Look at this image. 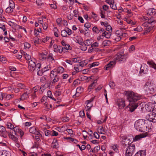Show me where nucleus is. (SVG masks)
<instances>
[{"label":"nucleus","mask_w":156,"mask_h":156,"mask_svg":"<svg viewBox=\"0 0 156 156\" xmlns=\"http://www.w3.org/2000/svg\"><path fill=\"white\" fill-rule=\"evenodd\" d=\"M134 126L136 129L138 131L144 132L147 130V126L145 120L141 119L136 121Z\"/></svg>","instance_id":"obj_1"},{"label":"nucleus","mask_w":156,"mask_h":156,"mask_svg":"<svg viewBox=\"0 0 156 156\" xmlns=\"http://www.w3.org/2000/svg\"><path fill=\"white\" fill-rule=\"evenodd\" d=\"M123 144L124 147H126L125 153L126 156H132L135 149V145L132 143L129 144L128 143V145L125 143H123Z\"/></svg>","instance_id":"obj_2"},{"label":"nucleus","mask_w":156,"mask_h":156,"mask_svg":"<svg viewBox=\"0 0 156 156\" xmlns=\"http://www.w3.org/2000/svg\"><path fill=\"white\" fill-rule=\"evenodd\" d=\"M127 98L131 103H136L135 102L140 99V96L137 94H135L132 91L128 93Z\"/></svg>","instance_id":"obj_3"},{"label":"nucleus","mask_w":156,"mask_h":156,"mask_svg":"<svg viewBox=\"0 0 156 156\" xmlns=\"http://www.w3.org/2000/svg\"><path fill=\"white\" fill-rule=\"evenodd\" d=\"M35 62V59L33 58L31 60L28 61V68L30 71L33 72L34 71H36L37 68H40V64L38 63L36 64Z\"/></svg>","instance_id":"obj_4"},{"label":"nucleus","mask_w":156,"mask_h":156,"mask_svg":"<svg viewBox=\"0 0 156 156\" xmlns=\"http://www.w3.org/2000/svg\"><path fill=\"white\" fill-rule=\"evenodd\" d=\"M128 57V54L124 53V50H123L116 54L115 59L119 62H124L126 61Z\"/></svg>","instance_id":"obj_5"},{"label":"nucleus","mask_w":156,"mask_h":156,"mask_svg":"<svg viewBox=\"0 0 156 156\" xmlns=\"http://www.w3.org/2000/svg\"><path fill=\"white\" fill-rule=\"evenodd\" d=\"M144 89L147 91H149L153 92L156 90V88L154 85L151 82H147L146 83L144 87Z\"/></svg>","instance_id":"obj_6"},{"label":"nucleus","mask_w":156,"mask_h":156,"mask_svg":"<svg viewBox=\"0 0 156 156\" xmlns=\"http://www.w3.org/2000/svg\"><path fill=\"white\" fill-rule=\"evenodd\" d=\"M146 117L149 121L154 122H156V113L154 112H150L147 115Z\"/></svg>","instance_id":"obj_7"},{"label":"nucleus","mask_w":156,"mask_h":156,"mask_svg":"<svg viewBox=\"0 0 156 156\" xmlns=\"http://www.w3.org/2000/svg\"><path fill=\"white\" fill-rule=\"evenodd\" d=\"M117 104L119 109H122L125 106V101L122 99H119L117 100Z\"/></svg>","instance_id":"obj_8"},{"label":"nucleus","mask_w":156,"mask_h":156,"mask_svg":"<svg viewBox=\"0 0 156 156\" xmlns=\"http://www.w3.org/2000/svg\"><path fill=\"white\" fill-rule=\"evenodd\" d=\"M147 66L145 64H143L141 66L140 73H143V74H147L148 71Z\"/></svg>","instance_id":"obj_9"},{"label":"nucleus","mask_w":156,"mask_h":156,"mask_svg":"<svg viewBox=\"0 0 156 156\" xmlns=\"http://www.w3.org/2000/svg\"><path fill=\"white\" fill-rule=\"evenodd\" d=\"M138 106V103H131L128 106L129 108V110L131 112H133L137 108Z\"/></svg>","instance_id":"obj_10"},{"label":"nucleus","mask_w":156,"mask_h":156,"mask_svg":"<svg viewBox=\"0 0 156 156\" xmlns=\"http://www.w3.org/2000/svg\"><path fill=\"white\" fill-rule=\"evenodd\" d=\"M105 2L110 5V7L112 9L114 10L117 9L116 5L114 4V0H106Z\"/></svg>","instance_id":"obj_11"},{"label":"nucleus","mask_w":156,"mask_h":156,"mask_svg":"<svg viewBox=\"0 0 156 156\" xmlns=\"http://www.w3.org/2000/svg\"><path fill=\"white\" fill-rule=\"evenodd\" d=\"M37 129L34 127H32L30 128L29 129V131L30 133L34 134L36 135H38L40 134V133L37 130Z\"/></svg>","instance_id":"obj_12"},{"label":"nucleus","mask_w":156,"mask_h":156,"mask_svg":"<svg viewBox=\"0 0 156 156\" xmlns=\"http://www.w3.org/2000/svg\"><path fill=\"white\" fill-rule=\"evenodd\" d=\"M115 61H110L105 66V69L106 70H108L110 68H112L115 65Z\"/></svg>","instance_id":"obj_13"},{"label":"nucleus","mask_w":156,"mask_h":156,"mask_svg":"<svg viewBox=\"0 0 156 156\" xmlns=\"http://www.w3.org/2000/svg\"><path fill=\"white\" fill-rule=\"evenodd\" d=\"M92 100H91V99L90 100L86 101V102H87V104L86 107V108L87 109L86 110V111H89L90 110L91 108L92 107V104L91 102Z\"/></svg>","instance_id":"obj_14"},{"label":"nucleus","mask_w":156,"mask_h":156,"mask_svg":"<svg viewBox=\"0 0 156 156\" xmlns=\"http://www.w3.org/2000/svg\"><path fill=\"white\" fill-rule=\"evenodd\" d=\"M146 136L143 133L136 135L133 138V140L134 141H137L142 138L146 137Z\"/></svg>","instance_id":"obj_15"},{"label":"nucleus","mask_w":156,"mask_h":156,"mask_svg":"<svg viewBox=\"0 0 156 156\" xmlns=\"http://www.w3.org/2000/svg\"><path fill=\"white\" fill-rule=\"evenodd\" d=\"M145 151L144 150H141L137 152L134 156H145Z\"/></svg>","instance_id":"obj_16"},{"label":"nucleus","mask_w":156,"mask_h":156,"mask_svg":"<svg viewBox=\"0 0 156 156\" xmlns=\"http://www.w3.org/2000/svg\"><path fill=\"white\" fill-rule=\"evenodd\" d=\"M41 65L40 64V67H39V68H37L36 69V71H35L36 72H37V75L39 76H42L43 73L44 72V70H42L41 69Z\"/></svg>","instance_id":"obj_17"},{"label":"nucleus","mask_w":156,"mask_h":156,"mask_svg":"<svg viewBox=\"0 0 156 156\" xmlns=\"http://www.w3.org/2000/svg\"><path fill=\"white\" fill-rule=\"evenodd\" d=\"M51 146L53 148H58V144L57 140L54 139L51 144Z\"/></svg>","instance_id":"obj_18"},{"label":"nucleus","mask_w":156,"mask_h":156,"mask_svg":"<svg viewBox=\"0 0 156 156\" xmlns=\"http://www.w3.org/2000/svg\"><path fill=\"white\" fill-rule=\"evenodd\" d=\"M64 50V48L60 46H58L54 50V51L55 52H59L61 53Z\"/></svg>","instance_id":"obj_19"},{"label":"nucleus","mask_w":156,"mask_h":156,"mask_svg":"<svg viewBox=\"0 0 156 156\" xmlns=\"http://www.w3.org/2000/svg\"><path fill=\"white\" fill-rule=\"evenodd\" d=\"M57 77V72L55 71H53V70L51 72V74L50 75V77L51 79H53L54 78Z\"/></svg>","instance_id":"obj_20"},{"label":"nucleus","mask_w":156,"mask_h":156,"mask_svg":"<svg viewBox=\"0 0 156 156\" xmlns=\"http://www.w3.org/2000/svg\"><path fill=\"white\" fill-rule=\"evenodd\" d=\"M111 44V41L109 40L104 41L102 44V46H109Z\"/></svg>","instance_id":"obj_21"},{"label":"nucleus","mask_w":156,"mask_h":156,"mask_svg":"<svg viewBox=\"0 0 156 156\" xmlns=\"http://www.w3.org/2000/svg\"><path fill=\"white\" fill-rule=\"evenodd\" d=\"M116 34L118 35H119V36L122 38V37H125L128 36V34L126 33H123L121 32L119 33V31H117L116 32Z\"/></svg>","instance_id":"obj_22"},{"label":"nucleus","mask_w":156,"mask_h":156,"mask_svg":"<svg viewBox=\"0 0 156 156\" xmlns=\"http://www.w3.org/2000/svg\"><path fill=\"white\" fill-rule=\"evenodd\" d=\"M156 10L153 8H151L149 9L147 14L150 16H153Z\"/></svg>","instance_id":"obj_23"},{"label":"nucleus","mask_w":156,"mask_h":156,"mask_svg":"<svg viewBox=\"0 0 156 156\" xmlns=\"http://www.w3.org/2000/svg\"><path fill=\"white\" fill-rule=\"evenodd\" d=\"M18 128L15 127L14 129H12V131H10L9 133H11V135H17V131Z\"/></svg>","instance_id":"obj_24"},{"label":"nucleus","mask_w":156,"mask_h":156,"mask_svg":"<svg viewBox=\"0 0 156 156\" xmlns=\"http://www.w3.org/2000/svg\"><path fill=\"white\" fill-rule=\"evenodd\" d=\"M147 63L149 64L150 66L154 69H156V64H155L153 62L148 61Z\"/></svg>","instance_id":"obj_25"},{"label":"nucleus","mask_w":156,"mask_h":156,"mask_svg":"<svg viewBox=\"0 0 156 156\" xmlns=\"http://www.w3.org/2000/svg\"><path fill=\"white\" fill-rule=\"evenodd\" d=\"M8 136L9 138L12 139L14 141L16 142L18 141V138L16 136H15L14 135H11V133H9L8 134Z\"/></svg>","instance_id":"obj_26"},{"label":"nucleus","mask_w":156,"mask_h":156,"mask_svg":"<svg viewBox=\"0 0 156 156\" xmlns=\"http://www.w3.org/2000/svg\"><path fill=\"white\" fill-rule=\"evenodd\" d=\"M53 55L52 53L49 54L48 56V58L52 62H55V60L54 58H53Z\"/></svg>","instance_id":"obj_27"},{"label":"nucleus","mask_w":156,"mask_h":156,"mask_svg":"<svg viewBox=\"0 0 156 156\" xmlns=\"http://www.w3.org/2000/svg\"><path fill=\"white\" fill-rule=\"evenodd\" d=\"M145 108L146 110L148 112L151 111V108L149 105V102L145 105Z\"/></svg>","instance_id":"obj_28"},{"label":"nucleus","mask_w":156,"mask_h":156,"mask_svg":"<svg viewBox=\"0 0 156 156\" xmlns=\"http://www.w3.org/2000/svg\"><path fill=\"white\" fill-rule=\"evenodd\" d=\"M57 73H62L64 71V69L61 66L58 67L57 69Z\"/></svg>","instance_id":"obj_29"},{"label":"nucleus","mask_w":156,"mask_h":156,"mask_svg":"<svg viewBox=\"0 0 156 156\" xmlns=\"http://www.w3.org/2000/svg\"><path fill=\"white\" fill-rule=\"evenodd\" d=\"M24 53V55L25 56V58L28 61H30L31 60L32 58H31V56L27 54L25 52Z\"/></svg>","instance_id":"obj_30"},{"label":"nucleus","mask_w":156,"mask_h":156,"mask_svg":"<svg viewBox=\"0 0 156 156\" xmlns=\"http://www.w3.org/2000/svg\"><path fill=\"white\" fill-rule=\"evenodd\" d=\"M98 132L99 133L103 134H105L106 132L103 126H101L99 129Z\"/></svg>","instance_id":"obj_31"},{"label":"nucleus","mask_w":156,"mask_h":156,"mask_svg":"<svg viewBox=\"0 0 156 156\" xmlns=\"http://www.w3.org/2000/svg\"><path fill=\"white\" fill-rule=\"evenodd\" d=\"M17 87H18L20 89H24L25 88V86L23 84L19 83L17 85Z\"/></svg>","instance_id":"obj_32"},{"label":"nucleus","mask_w":156,"mask_h":156,"mask_svg":"<svg viewBox=\"0 0 156 156\" xmlns=\"http://www.w3.org/2000/svg\"><path fill=\"white\" fill-rule=\"evenodd\" d=\"M99 63L98 62H93L91 64H89L88 66L89 67V68L90 69L93 67L95 66H98L99 65Z\"/></svg>","instance_id":"obj_33"},{"label":"nucleus","mask_w":156,"mask_h":156,"mask_svg":"<svg viewBox=\"0 0 156 156\" xmlns=\"http://www.w3.org/2000/svg\"><path fill=\"white\" fill-rule=\"evenodd\" d=\"M97 81L95 80L94 81V82L92 83L89 86L88 88L89 89H91L94 88L96 85L95 83H96Z\"/></svg>","instance_id":"obj_34"},{"label":"nucleus","mask_w":156,"mask_h":156,"mask_svg":"<svg viewBox=\"0 0 156 156\" xmlns=\"http://www.w3.org/2000/svg\"><path fill=\"white\" fill-rule=\"evenodd\" d=\"M9 7L12 9H14L15 7V5L12 0H9Z\"/></svg>","instance_id":"obj_35"},{"label":"nucleus","mask_w":156,"mask_h":156,"mask_svg":"<svg viewBox=\"0 0 156 156\" xmlns=\"http://www.w3.org/2000/svg\"><path fill=\"white\" fill-rule=\"evenodd\" d=\"M59 79V78L58 76L54 78L53 79H51V82L50 83H54L58 82V81Z\"/></svg>","instance_id":"obj_36"},{"label":"nucleus","mask_w":156,"mask_h":156,"mask_svg":"<svg viewBox=\"0 0 156 156\" xmlns=\"http://www.w3.org/2000/svg\"><path fill=\"white\" fill-rule=\"evenodd\" d=\"M87 62L85 60L83 61L80 62V66H84L87 65Z\"/></svg>","instance_id":"obj_37"},{"label":"nucleus","mask_w":156,"mask_h":156,"mask_svg":"<svg viewBox=\"0 0 156 156\" xmlns=\"http://www.w3.org/2000/svg\"><path fill=\"white\" fill-rule=\"evenodd\" d=\"M7 126L8 128L10 129H12L15 128L14 127V126L10 122H8L7 124Z\"/></svg>","instance_id":"obj_38"},{"label":"nucleus","mask_w":156,"mask_h":156,"mask_svg":"<svg viewBox=\"0 0 156 156\" xmlns=\"http://www.w3.org/2000/svg\"><path fill=\"white\" fill-rule=\"evenodd\" d=\"M149 103L150 106L151 108V110L156 109V108L155 107V106L156 105V104L155 103H152L151 102H149Z\"/></svg>","instance_id":"obj_39"},{"label":"nucleus","mask_w":156,"mask_h":156,"mask_svg":"<svg viewBox=\"0 0 156 156\" xmlns=\"http://www.w3.org/2000/svg\"><path fill=\"white\" fill-rule=\"evenodd\" d=\"M92 43V40L91 39H87L86 40V45H91Z\"/></svg>","instance_id":"obj_40"},{"label":"nucleus","mask_w":156,"mask_h":156,"mask_svg":"<svg viewBox=\"0 0 156 156\" xmlns=\"http://www.w3.org/2000/svg\"><path fill=\"white\" fill-rule=\"evenodd\" d=\"M61 35L63 37H66L67 36L66 31L65 30H63L61 32Z\"/></svg>","instance_id":"obj_41"},{"label":"nucleus","mask_w":156,"mask_h":156,"mask_svg":"<svg viewBox=\"0 0 156 156\" xmlns=\"http://www.w3.org/2000/svg\"><path fill=\"white\" fill-rule=\"evenodd\" d=\"M87 48V47L85 43L83 44L81 47V50L83 51H85Z\"/></svg>","instance_id":"obj_42"},{"label":"nucleus","mask_w":156,"mask_h":156,"mask_svg":"<svg viewBox=\"0 0 156 156\" xmlns=\"http://www.w3.org/2000/svg\"><path fill=\"white\" fill-rule=\"evenodd\" d=\"M83 90V88L82 87H79L76 89V91L82 93Z\"/></svg>","instance_id":"obj_43"},{"label":"nucleus","mask_w":156,"mask_h":156,"mask_svg":"<svg viewBox=\"0 0 156 156\" xmlns=\"http://www.w3.org/2000/svg\"><path fill=\"white\" fill-rule=\"evenodd\" d=\"M13 11V9L9 7L7 8L5 10V12L6 13H11Z\"/></svg>","instance_id":"obj_44"},{"label":"nucleus","mask_w":156,"mask_h":156,"mask_svg":"<svg viewBox=\"0 0 156 156\" xmlns=\"http://www.w3.org/2000/svg\"><path fill=\"white\" fill-rule=\"evenodd\" d=\"M65 30L66 31L67 34L68 35H70L71 34L72 30L68 27L65 28Z\"/></svg>","instance_id":"obj_45"},{"label":"nucleus","mask_w":156,"mask_h":156,"mask_svg":"<svg viewBox=\"0 0 156 156\" xmlns=\"http://www.w3.org/2000/svg\"><path fill=\"white\" fill-rule=\"evenodd\" d=\"M27 93H24L21 96L20 99L22 100H24L25 98H27Z\"/></svg>","instance_id":"obj_46"},{"label":"nucleus","mask_w":156,"mask_h":156,"mask_svg":"<svg viewBox=\"0 0 156 156\" xmlns=\"http://www.w3.org/2000/svg\"><path fill=\"white\" fill-rule=\"evenodd\" d=\"M25 48L26 49H28L30 47V45L29 43L25 42L24 43Z\"/></svg>","instance_id":"obj_47"},{"label":"nucleus","mask_w":156,"mask_h":156,"mask_svg":"<svg viewBox=\"0 0 156 156\" xmlns=\"http://www.w3.org/2000/svg\"><path fill=\"white\" fill-rule=\"evenodd\" d=\"M106 30L108 32H112V27L110 25H108L106 27Z\"/></svg>","instance_id":"obj_48"},{"label":"nucleus","mask_w":156,"mask_h":156,"mask_svg":"<svg viewBox=\"0 0 156 156\" xmlns=\"http://www.w3.org/2000/svg\"><path fill=\"white\" fill-rule=\"evenodd\" d=\"M112 149L114 150V151L116 152H117L118 151V149L117 145H114L112 146Z\"/></svg>","instance_id":"obj_49"},{"label":"nucleus","mask_w":156,"mask_h":156,"mask_svg":"<svg viewBox=\"0 0 156 156\" xmlns=\"http://www.w3.org/2000/svg\"><path fill=\"white\" fill-rule=\"evenodd\" d=\"M99 29L96 27H93L92 30L94 32L97 33H99Z\"/></svg>","instance_id":"obj_50"},{"label":"nucleus","mask_w":156,"mask_h":156,"mask_svg":"<svg viewBox=\"0 0 156 156\" xmlns=\"http://www.w3.org/2000/svg\"><path fill=\"white\" fill-rule=\"evenodd\" d=\"M91 25V24L89 22L86 23L84 25V26L87 29H88L90 28Z\"/></svg>","instance_id":"obj_51"},{"label":"nucleus","mask_w":156,"mask_h":156,"mask_svg":"<svg viewBox=\"0 0 156 156\" xmlns=\"http://www.w3.org/2000/svg\"><path fill=\"white\" fill-rule=\"evenodd\" d=\"M142 30L141 26H139L137 27V28L134 29L133 30L135 31H140Z\"/></svg>","instance_id":"obj_52"},{"label":"nucleus","mask_w":156,"mask_h":156,"mask_svg":"<svg viewBox=\"0 0 156 156\" xmlns=\"http://www.w3.org/2000/svg\"><path fill=\"white\" fill-rule=\"evenodd\" d=\"M47 77L45 76H43L41 77V82L44 83L45 81L47 80Z\"/></svg>","instance_id":"obj_53"},{"label":"nucleus","mask_w":156,"mask_h":156,"mask_svg":"<svg viewBox=\"0 0 156 156\" xmlns=\"http://www.w3.org/2000/svg\"><path fill=\"white\" fill-rule=\"evenodd\" d=\"M64 49H66L67 50H71L72 48L69 44H66L65 46V47H64Z\"/></svg>","instance_id":"obj_54"},{"label":"nucleus","mask_w":156,"mask_h":156,"mask_svg":"<svg viewBox=\"0 0 156 156\" xmlns=\"http://www.w3.org/2000/svg\"><path fill=\"white\" fill-rule=\"evenodd\" d=\"M81 94V93L78 92L76 91V93L73 96V97L74 98H76V97H78L80 96Z\"/></svg>","instance_id":"obj_55"},{"label":"nucleus","mask_w":156,"mask_h":156,"mask_svg":"<svg viewBox=\"0 0 156 156\" xmlns=\"http://www.w3.org/2000/svg\"><path fill=\"white\" fill-rule=\"evenodd\" d=\"M44 132L46 136H48L50 133L51 132L46 129L44 130Z\"/></svg>","instance_id":"obj_56"},{"label":"nucleus","mask_w":156,"mask_h":156,"mask_svg":"<svg viewBox=\"0 0 156 156\" xmlns=\"http://www.w3.org/2000/svg\"><path fill=\"white\" fill-rule=\"evenodd\" d=\"M93 134L95 138L97 139L99 138L100 136L97 132H95Z\"/></svg>","instance_id":"obj_57"},{"label":"nucleus","mask_w":156,"mask_h":156,"mask_svg":"<svg viewBox=\"0 0 156 156\" xmlns=\"http://www.w3.org/2000/svg\"><path fill=\"white\" fill-rule=\"evenodd\" d=\"M61 91L59 90H57L55 93V95L56 96H58L61 94Z\"/></svg>","instance_id":"obj_58"},{"label":"nucleus","mask_w":156,"mask_h":156,"mask_svg":"<svg viewBox=\"0 0 156 156\" xmlns=\"http://www.w3.org/2000/svg\"><path fill=\"white\" fill-rule=\"evenodd\" d=\"M111 32H108V33H107V34H105V37L107 38H110L111 35Z\"/></svg>","instance_id":"obj_59"},{"label":"nucleus","mask_w":156,"mask_h":156,"mask_svg":"<svg viewBox=\"0 0 156 156\" xmlns=\"http://www.w3.org/2000/svg\"><path fill=\"white\" fill-rule=\"evenodd\" d=\"M103 9L105 11H107L109 9V6L107 5H105L103 6Z\"/></svg>","instance_id":"obj_60"},{"label":"nucleus","mask_w":156,"mask_h":156,"mask_svg":"<svg viewBox=\"0 0 156 156\" xmlns=\"http://www.w3.org/2000/svg\"><path fill=\"white\" fill-rule=\"evenodd\" d=\"M0 28L2 29L4 31L5 30V28L4 25L0 23Z\"/></svg>","instance_id":"obj_61"},{"label":"nucleus","mask_w":156,"mask_h":156,"mask_svg":"<svg viewBox=\"0 0 156 156\" xmlns=\"http://www.w3.org/2000/svg\"><path fill=\"white\" fill-rule=\"evenodd\" d=\"M69 118L67 117H64L62 118L63 121L64 122H68L69 120Z\"/></svg>","instance_id":"obj_62"},{"label":"nucleus","mask_w":156,"mask_h":156,"mask_svg":"<svg viewBox=\"0 0 156 156\" xmlns=\"http://www.w3.org/2000/svg\"><path fill=\"white\" fill-rule=\"evenodd\" d=\"M62 21V19L61 18H58L56 20L57 23L58 25L60 24Z\"/></svg>","instance_id":"obj_63"},{"label":"nucleus","mask_w":156,"mask_h":156,"mask_svg":"<svg viewBox=\"0 0 156 156\" xmlns=\"http://www.w3.org/2000/svg\"><path fill=\"white\" fill-rule=\"evenodd\" d=\"M68 19L69 20H71L73 18V15L72 14H69L67 16Z\"/></svg>","instance_id":"obj_64"}]
</instances>
